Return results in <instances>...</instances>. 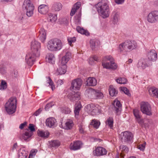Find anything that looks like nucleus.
<instances>
[{
    "label": "nucleus",
    "mask_w": 158,
    "mask_h": 158,
    "mask_svg": "<svg viewBox=\"0 0 158 158\" xmlns=\"http://www.w3.org/2000/svg\"><path fill=\"white\" fill-rule=\"evenodd\" d=\"M95 7L99 15L103 18H106L109 16L110 8L107 1H102L96 4Z\"/></svg>",
    "instance_id": "1"
},
{
    "label": "nucleus",
    "mask_w": 158,
    "mask_h": 158,
    "mask_svg": "<svg viewBox=\"0 0 158 158\" xmlns=\"http://www.w3.org/2000/svg\"><path fill=\"white\" fill-rule=\"evenodd\" d=\"M63 44L61 40L58 39L54 38L50 40L47 43L48 49L51 52H56L61 50Z\"/></svg>",
    "instance_id": "2"
},
{
    "label": "nucleus",
    "mask_w": 158,
    "mask_h": 158,
    "mask_svg": "<svg viewBox=\"0 0 158 158\" xmlns=\"http://www.w3.org/2000/svg\"><path fill=\"white\" fill-rule=\"evenodd\" d=\"M137 47V44L135 41L133 40H127L119 45L118 49L120 52L123 51L130 52L135 49Z\"/></svg>",
    "instance_id": "3"
},
{
    "label": "nucleus",
    "mask_w": 158,
    "mask_h": 158,
    "mask_svg": "<svg viewBox=\"0 0 158 158\" xmlns=\"http://www.w3.org/2000/svg\"><path fill=\"white\" fill-rule=\"evenodd\" d=\"M17 100L15 97H11L9 98L5 105L6 112L9 114L14 113L16 111Z\"/></svg>",
    "instance_id": "4"
},
{
    "label": "nucleus",
    "mask_w": 158,
    "mask_h": 158,
    "mask_svg": "<svg viewBox=\"0 0 158 158\" xmlns=\"http://www.w3.org/2000/svg\"><path fill=\"white\" fill-rule=\"evenodd\" d=\"M114 59L110 56H105L102 62V65L104 68L115 69L117 67V64L113 62Z\"/></svg>",
    "instance_id": "5"
},
{
    "label": "nucleus",
    "mask_w": 158,
    "mask_h": 158,
    "mask_svg": "<svg viewBox=\"0 0 158 158\" xmlns=\"http://www.w3.org/2000/svg\"><path fill=\"white\" fill-rule=\"evenodd\" d=\"M22 7L27 17H30L33 15L35 7L30 0H25Z\"/></svg>",
    "instance_id": "6"
},
{
    "label": "nucleus",
    "mask_w": 158,
    "mask_h": 158,
    "mask_svg": "<svg viewBox=\"0 0 158 158\" xmlns=\"http://www.w3.org/2000/svg\"><path fill=\"white\" fill-rule=\"evenodd\" d=\"M40 44L35 40L32 41L31 43V53L36 55V56H40Z\"/></svg>",
    "instance_id": "7"
},
{
    "label": "nucleus",
    "mask_w": 158,
    "mask_h": 158,
    "mask_svg": "<svg viewBox=\"0 0 158 158\" xmlns=\"http://www.w3.org/2000/svg\"><path fill=\"white\" fill-rule=\"evenodd\" d=\"M152 64V62L147 59L141 58L139 60L137 64V67L141 69H144L148 67L151 66Z\"/></svg>",
    "instance_id": "8"
},
{
    "label": "nucleus",
    "mask_w": 158,
    "mask_h": 158,
    "mask_svg": "<svg viewBox=\"0 0 158 158\" xmlns=\"http://www.w3.org/2000/svg\"><path fill=\"white\" fill-rule=\"evenodd\" d=\"M140 110L142 112L148 115L152 114L151 108L150 104L148 102H142L140 105Z\"/></svg>",
    "instance_id": "9"
},
{
    "label": "nucleus",
    "mask_w": 158,
    "mask_h": 158,
    "mask_svg": "<svg viewBox=\"0 0 158 158\" xmlns=\"http://www.w3.org/2000/svg\"><path fill=\"white\" fill-rule=\"evenodd\" d=\"M147 21L149 23H153L158 21V11L151 12L147 17Z\"/></svg>",
    "instance_id": "10"
},
{
    "label": "nucleus",
    "mask_w": 158,
    "mask_h": 158,
    "mask_svg": "<svg viewBox=\"0 0 158 158\" xmlns=\"http://www.w3.org/2000/svg\"><path fill=\"white\" fill-rule=\"evenodd\" d=\"M122 140L124 142L129 143L131 142L133 138V135L131 133L128 131L122 132L120 134Z\"/></svg>",
    "instance_id": "11"
},
{
    "label": "nucleus",
    "mask_w": 158,
    "mask_h": 158,
    "mask_svg": "<svg viewBox=\"0 0 158 158\" xmlns=\"http://www.w3.org/2000/svg\"><path fill=\"white\" fill-rule=\"evenodd\" d=\"M39 56H36V55L30 53L27 54L26 56V61L27 64L30 66H32L35 61L36 59Z\"/></svg>",
    "instance_id": "12"
},
{
    "label": "nucleus",
    "mask_w": 158,
    "mask_h": 158,
    "mask_svg": "<svg viewBox=\"0 0 158 158\" xmlns=\"http://www.w3.org/2000/svg\"><path fill=\"white\" fill-rule=\"evenodd\" d=\"M85 110L93 116L98 113V109L97 107L93 104L88 105L86 107Z\"/></svg>",
    "instance_id": "13"
},
{
    "label": "nucleus",
    "mask_w": 158,
    "mask_h": 158,
    "mask_svg": "<svg viewBox=\"0 0 158 158\" xmlns=\"http://www.w3.org/2000/svg\"><path fill=\"white\" fill-rule=\"evenodd\" d=\"M106 150L104 148L98 147L96 148L93 151L94 155L97 156H101L106 155L107 154Z\"/></svg>",
    "instance_id": "14"
},
{
    "label": "nucleus",
    "mask_w": 158,
    "mask_h": 158,
    "mask_svg": "<svg viewBox=\"0 0 158 158\" xmlns=\"http://www.w3.org/2000/svg\"><path fill=\"white\" fill-rule=\"evenodd\" d=\"M82 85V80L79 78H77L72 81L71 82V89L78 90Z\"/></svg>",
    "instance_id": "15"
},
{
    "label": "nucleus",
    "mask_w": 158,
    "mask_h": 158,
    "mask_svg": "<svg viewBox=\"0 0 158 158\" xmlns=\"http://www.w3.org/2000/svg\"><path fill=\"white\" fill-rule=\"evenodd\" d=\"M82 145L83 143L81 141L79 140L75 141L73 143H71L70 148L74 151L78 150L82 148Z\"/></svg>",
    "instance_id": "16"
},
{
    "label": "nucleus",
    "mask_w": 158,
    "mask_h": 158,
    "mask_svg": "<svg viewBox=\"0 0 158 158\" xmlns=\"http://www.w3.org/2000/svg\"><path fill=\"white\" fill-rule=\"evenodd\" d=\"M56 119L53 117H49L46 120V126L50 128H54L56 126Z\"/></svg>",
    "instance_id": "17"
},
{
    "label": "nucleus",
    "mask_w": 158,
    "mask_h": 158,
    "mask_svg": "<svg viewBox=\"0 0 158 158\" xmlns=\"http://www.w3.org/2000/svg\"><path fill=\"white\" fill-rule=\"evenodd\" d=\"M147 56L150 60L155 61L157 58V53L155 50H150L148 52Z\"/></svg>",
    "instance_id": "18"
},
{
    "label": "nucleus",
    "mask_w": 158,
    "mask_h": 158,
    "mask_svg": "<svg viewBox=\"0 0 158 158\" xmlns=\"http://www.w3.org/2000/svg\"><path fill=\"white\" fill-rule=\"evenodd\" d=\"M68 98L72 102L76 100H78L80 99V94L79 92H74V93H70L68 95Z\"/></svg>",
    "instance_id": "19"
},
{
    "label": "nucleus",
    "mask_w": 158,
    "mask_h": 158,
    "mask_svg": "<svg viewBox=\"0 0 158 158\" xmlns=\"http://www.w3.org/2000/svg\"><path fill=\"white\" fill-rule=\"evenodd\" d=\"M71 58V53L69 51H67L66 52L65 55L62 57L60 63L66 64Z\"/></svg>",
    "instance_id": "20"
},
{
    "label": "nucleus",
    "mask_w": 158,
    "mask_h": 158,
    "mask_svg": "<svg viewBox=\"0 0 158 158\" xmlns=\"http://www.w3.org/2000/svg\"><path fill=\"white\" fill-rule=\"evenodd\" d=\"M33 132L30 131L28 130L25 131L20 137V139H23L25 141H28L30 139V138L33 135Z\"/></svg>",
    "instance_id": "21"
},
{
    "label": "nucleus",
    "mask_w": 158,
    "mask_h": 158,
    "mask_svg": "<svg viewBox=\"0 0 158 158\" xmlns=\"http://www.w3.org/2000/svg\"><path fill=\"white\" fill-rule=\"evenodd\" d=\"M48 10V6L45 4L40 5L38 7V11L41 14H45Z\"/></svg>",
    "instance_id": "22"
},
{
    "label": "nucleus",
    "mask_w": 158,
    "mask_h": 158,
    "mask_svg": "<svg viewBox=\"0 0 158 158\" xmlns=\"http://www.w3.org/2000/svg\"><path fill=\"white\" fill-rule=\"evenodd\" d=\"M39 37L42 42H44L46 39V32L44 29L41 28L39 31Z\"/></svg>",
    "instance_id": "23"
},
{
    "label": "nucleus",
    "mask_w": 158,
    "mask_h": 158,
    "mask_svg": "<svg viewBox=\"0 0 158 158\" xmlns=\"http://www.w3.org/2000/svg\"><path fill=\"white\" fill-rule=\"evenodd\" d=\"M60 67L57 69L59 74L61 75L64 74L66 72L67 66L66 64L60 63Z\"/></svg>",
    "instance_id": "24"
},
{
    "label": "nucleus",
    "mask_w": 158,
    "mask_h": 158,
    "mask_svg": "<svg viewBox=\"0 0 158 158\" xmlns=\"http://www.w3.org/2000/svg\"><path fill=\"white\" fill-rule=\"evenodd\" d=\"M114 110L115 111L116 114L118 115L119 114L120 111V108L121 107V105L120 102L118 101H114Z\"/></svg>",
    "instance_id": "25"
},
{
    "label": "nucleus",
    "mask_w": 158,
    "mask_h": 158,
    "mask_svg": "<svg viewBox=\"0 0 158 158\" xmlns=\"http://www.w3.org/2000/svg\"><path fill=\"white\" fill-rule=\"evenodd\" d=\"M81 6V2H77L75 3L72 8L71 10L70 15L71 16H73L77 10Z\"/></svg>",
    "instance_id": "26"
},
{
    "label": "nucleus",
    "mask_w": 158,
    "mask_h": 158,
    "mask_svg": "<svg viewBox=\"0 0 158 158\" xmlns=\"http://www.w3.org/2000/svg\"><path fill=\"white\" fill-rule=\"evenodd\" d=\"M49 147L52 148L58 147L60 145V142L58 140H53L49 141Z\"/></svg>",
    "instance_id": "27"
},
{
    "label": "nucleus",
    "mask_w": 158,
    "mask_h": 158,
    "mask_svg": "<svg viewBox=\"0 0 158 158\" xmlns=\"http://www.w3.org/2000/svg\"><path fill=\"white\" fill-rule=\"evenodd\" d=\"M87 84L89 86H95L97 84L96 79L93 77H89L86 81Z\"/></svg>",
    "instance_id": "28"
},
{
    "label": "nucleus",
    "mask_w": 158,
    "mask_h": 158,
    "mask_svg": "<svg viewBox=\"0 0 158 158\" xmlns=\"http://www.w3.org/2000/svg\"><path fill=\"white\" fill-rule=\"evenodd\" d=\"M149 94L153 96H156L158 98V89L155 87L150 88L149 90Z\"/></svg>",
    "instance_id": "29"
},
{
    "label": "nucleus",
    "mask_w": 158,
    "mask_h": 158,
    "mask_svg": "<svg viewBox=\"0 0 158 158\" xmlns=\"http://www.w3.org/2000/svg\"><path fill=\"white\" fill-rule=\"evenodd\" d=\"M37 132L38 136L43 138H47L49 134L48 131H44L38 130Z\"/></svg>",
    "instance_id": "30"
},
{
    "label": "nucleus",
    "mask_w": 158,
    "mask_h": 158,
    "mask_svg": "<svg viewBox=\"0 0 158 158\" xmlns=\"http://www.w3.org/2000/svg\"><path fill=\"white\" fill-rule=\"evenodd\" d=\"M62 8V4L59 2L54 3L52 7V10L54 11H59Z\"/></svg>",
    "instance_id": "31"
},
{
    "label": "nucleus",
    "mask_w": 158,
    "mask_h": 158,
    "mask_svg": "<svg viewBox=\"0 0 158 158\" xmlns=\"http://www.w3.org/2000/svg\"><path fill=\"white\" fill-rule=\"evenodd\" d=\"M96 90L93 89H89L87 91L88 97L91 99H95Z\"/></svg>",
    "instance_id": "32"
},
{
    "label": "nucleus",
    "mask_w": 158,
    "mask_h": 158,
    "mask_svg": "<svg viewBox=\"0 0 158 158\" xmlns=\"http://www.w3.org/2000/svg\"><path fill=\"white\" fill-rule=\"evenodd\" d=\"M109 91L110 95L112 97L116 96L118 92L117 90L114 88L113 86L112 85L110 86Z\"/></svg>",
    "instance_id": "33"
},
{
    "label": "nucleus",
    "mask_w": 158,
    "mask_h": 158,
    "mask_svg": "<svg viewBox=\"0 0 158 158\" xmlns=\"http://www.w3.org/2000/svg\"><path fill=\"white\" fill-rule=\"evenodd\" d=\"M81 107V106L80 102H78L77 104H75L74 112L76 117L77 116H78Z\"/></svg>",
    "instance_id": "34"
},
{
    "label": "nucleus",
    "mask_w": 158,
    "mask_h": 158,
    "mask_svg": "<svg viewBox=\"0 0 158 158\" xmlns=\"http://www.w3.org/2000/svg\"><path fill=\"white\" fill-rule=\"evenodd\" d=\"M27 156V152L23 148L20 149L19 153V158H26Z\"/></svg>",
    "instance_id": "35"
},
{
    "label": "nucleus",
    "mask_w": 158,
    "mask_h": 158,
    "mask_svg": "<svg viewBox=\"0 0 158 158\" xmlns=\"http://www.w3.org/2000/svg\"><path fill=\"white\" fill-rule=\"evenodd\" d=\"M46 60L48 62L53 64L54 63L55 58L53 54L50 53L48 54L46 58Z\"/></svg>",
    "instance_id": "36"
},
{
    "label": "nucleus",
    "mask_w": 158,
    "mask_h": 158,
    "mask_svg": "<svg viewBox=\"0 0 158 158\" xmlns=\"http://www.w3.org/2000/svg\"><path fill=\"white\" fill-rule=\"evenodd\" d=\"M76 30L78 32L81 34H84L86 35H89V33L88 31L85 30L83 28H81L79 26H78L77 27Z\"/></svg>",
    "instance_id": "37"
},
{
    "label": "nucleus",
    "mask_w": 158,
    "mask_h": 158,
    "mask_svg": "<svg viewBox=\"0 0 158 158\" xmlns=\"http://www.w3.org/2000/svg\"><path fill=\"white\" fill-rule=\"evenodd\" d=\"M113 118L112 117H110L108 118L106 122V125L108 126L111 129L113 127Z\"/></svg>",
    "instance_id": "38"
},
{
    "label": "nucleus",
    "mask_w": 158,
    "mask_h": 158,
    "mask_svg": "<svg viewBox=\"0 0 158 158\" xmlns=\"http://www.w3.org/2000/svg\"><path fill=\"white\" fill-rule=\"evenodd\" d=\"M47 83L49 84L48 86H50L52 90H53L55 89L54 84L51 79L49 77H47Z\"/></svg>",
    "instance_id": "39"
},
{
    "label": "nucleus",
    "mask_w": 158,
    "mask_h": 158,
    "mask_svg": "<svg viewBox=\"0 0 158 158\" xmlns=\"http://www.w3.org/2000/svg\"><path fill=\"white\" fill-rule=\"evenodd\" d=\"M48 18L49 21L52 23L55 22L57 19L56 15L52 13L48 14Z\"/></svg>",
    "instance_id": "40"
},
{
    "label": "nucleus",
    "mask_w": 158,
    "mask_h": 158,
    "mask_svg": "<svg viewBox=\"0 0 158 158\" xmlns=\"http://www.w3.org/2000/svg\"><path fill=\"white\" fill-rule=\"evenodd\" d=\"M65 129L67 130L71 129L73 125L72 120H69L65 123Z\"/></svg>",
    "instance_id": "41"
},
{
    "label": "nucleus",
    "mask_w": 158,
    "mask_h": 158,
    "mask_svg": "<svg viewBox=\"0 0 158 158\" xmlns=\"http://www.w3.org/2000/svg\"><path fill=\"white\" fill-rule=\"evenodd\" d=\"M133 113L135 117V120L141 117V113L137 109H134L133 110Z\"/></svg>",
    "instance_id": "42"
},
{
    "label": "nucleus",
    "mask_w": 158,
    "mask_h": 158,
    "mask_svg": "<svg viewBox=\"0 0 158 158\" xmlns=\"http://www.w3.org/2000/svg\"><path fill=\"white\" fill-rule=\"evenodd\" d=\"M117 82L119 84H125L126 83L127 80L124 77H119L116 80Z\"/></svg>",
    "instance_id": "43"
},
{
    "label": "nucleus",
    "mask_w": 158,
    "mask_h": 158,
    "mask_svg": "<svg viewBox=\"0 0 158 158\" xmlns=\"http://www.w3.org/2000/svg\"><path fill=\"white\" fill-rule=\"evenodd\" d=\"M95 98L96 99H101L103 98L104 97L103 94L98 90H96Z\"/></svg>",
    "instance_id": "44"
},
{
    "label": "nucleus",
    "mask_w": 158,
    "mask_h": 158,
    "mask_svg": "<svg viewBox=\"0 0 158 158\" xmlns=\"http://www.w3.org/2000/svg\"><path fill=\"white\" fill-rule=\"evenodd\" d=\"M119 15L117 13H113L112 14L113 21L114 23H117L118 20Z\"/></svg>",
    "instance_id": "45"
},
{
    "label": "nucleus",
    "mask_w": 158,
    "mask_h": 158,
    "mask_svg": "<svg viewBox=\"0 0 158 158\" xmlns=\"http://www.w3.org/2000/svg\"><path fill=\"white\" fill-rule=\"evenodd\" d=\"M7 84L5 81L2 80L0 85V90H1L6 89L7 88Z\"/></svg>",
    "instance_id": "46"
},
{
    "label": "nucleus",
    "mask_w": 158,
    "mask_h": 158,
    "mask_svg": "<svg viewBox=\"0 0 158 158\" xmlns=\"http://www.w3.org/2000/svg\"><path fill=\"white\" fill-rule=\"evenodd\" d=\"M120 150L122 152L127 153L129 151L128 148L126 146L124 145H121L119 147Z\"/></svg>",
    "instance_id": "47"
},
{
    "label": "nucleus",
    "mask_w": 158,
    "mask_h": 158,
    "mask_svg": "<svg viewBox=\"0 0 158 158\" xmlns=\"http://www.w3.org/2000/svg\"><path fill=\"white\" fill-rule=\"evenodd\" d=\"M90 124L93 125L95 128L97 129L100 125V123L97 120H93L91 122Z\"/></svg>",
    "instance_id": "48"
},
{
    "label": "nucleus",
    "mask_w": 158,
    "mask_h": 158,
    "mask_svg": "<svg viewBox=\"0 0 158 158\" xmlns=\"http://www.w3.org/2000/svg\"><path fill=\"white\" fill-rule=\"evenodd\" d=\"M67 40L70 45L71 46H72V44L75 42L76 40V38L74 37H69L68 38Z\"/></svg>",
    "instance_id": "49"
},
{
    "label": "nucleus",
    "mask_w": 158,
    "mask_h": 158,
    "mask_svg": "<svg viewBox=\"0 0 158 158\" xmlns=\"http://www.w3.org/2000/svg\"><path fill=\"white\" fill-rule=\"evenodd\" d=\"M98 57L96 56H94L93 57L90 58L89 59V62L90 64H92L94 61H98Z\"/></svg>",
    "instance_id": "50"
},
{
    "label": "nucleus",
    "mask_w": 158,
    "mask_h": 158,
    "mask_svg": "<svg viewBox=\"0 0 158 158\" xmlns=\"http://www.w3.org/2000/svg\"><path fill=\"white\" fill-rule=\"evenodd\" d=\"M37 152L38 150L36 149L32 150L29 155V158H33Z\"/></svg>",
    "instance_id": "51"
},
{
    "label": "nucleus",
    "mask_w": 158,
    "mask_h": 158,
    "mask_svg": "<svg viewBox=\"0 0 158 158\" xmlns=\"http://www.w3.org/2000/svg\"><path fill=\"white\" fill-rule=\"evenodd\" d=\"M146 142L140 144L137 146V148L140 151H143L144 150L145 147Z\"/></svg>",
    "instance_id": "52"
},
{
    "label": "nucleus",
    "mask_w": 158,
    "mask_h": 158,
    "mask_svg": "<svg viewBox=\"0 0 158 158\" xmlns=\"http://www.w3.org/2000/svg\"><path fill=\"white\" fill-rule=\"evenodd\" d=\"M121 90L128 96H130V94L129 93L128 89L125 87H123L121 88Z\"/></svg>",
    "instance_id": "53"
},
{
    "label": "nucleus",
    "mask_w": 158,
    "mask_h": 158,
    "mask_svg": "<svg viewBox=\"0 0 158 158\" xmlns=\"http://www.w3.org/2000/svg\"><path fill=\"white\" fill-rule=\"evenodd\" d=\"M90 47L93 50L95 48L96 44L95 41L93 40H90Z\"/></svg>",
    "instance_id": "54"
},
{
    "label": "nucleus",
    "mask_w": 158,
    "mask_h": 158,
    "mask_svg": "<svg viewBox=\"0 0 158 158\" xmlns=\"http://www.w3.org/2000/svg\"><path fill=\"white\" fill-rule=\"evenodd\" d=\"M135 121L137 122V123L140 125L142 126V125L143 124V123L144 122V120L143 119L141 118V117H140L139 118H138L135 120Z\"/></svg>",
    "instance_id": "55"
},
{
    "label": "nucleus",
    "mask_w": 158,
    "mask_h": 158,
    "mask_svg": "<svg viewBox=\"0 0 158 158\" xmlns=\"http://www.w3.org/2000/svg\"><path fill=\"white\" fill-rule=\"evenodd\" d=\"M53 105V104L52 102H51L47 104L45 106V109L46 110H48L49 108L50 107H51Z\"/></svg>",
    "instance_id": "56"
},
{
    "label": "nucleus",
    "mask_w": 158,
    "mask_h": 158,
    "mask_svg": "<svg viewBox=\"0 0 158 158\" xmlns=\"http://www.w3.org/2000/svg\"><path fill=\"white\" fill-rule=\"evenodd\" d=\"M143 124L142 125V127H144L145 128H146L147 127H148L149 126V123L148 122L147 120V121H144V122L143 123Z\"/></svg>",
    "instance_id": "57"
},
{
    "label": "nucleus",
    "mask_w": 158,
    "mask_h": 158,
    "mask_svg": "<svg viewBox=\"0 0 158 158\" xmlns=\"http://www.w3.org/2000/svg\"><path fill=\"white\" fill-rule=\"evenodd\" d=\"M29 128L31 131V132H33L35 131V129L33 124H30L28 127Z\"/></svg>",
    "instance_id": "58"
},
{
    "label": "nucleus",
    "mask_w": 158,
    "mask_h": 158,
    "mask_svg": "<svg viewBox=\"0 0 158 158\" xmlns=\"http://www.w3.org/2000/svg\"><path fill=\"white\" fill-rule=\"evenodd\" d=\"M75 19L77 22L79 23L81 19V16L79 15L76 16L75 17Z\"/></svg>",
    "instance_id": "59"
},
{
    "label": "nucleus",
    "mask_w": 158,
    "mask_h": 158,
    "mask_svg": "<svg viewBox=\"0 0 158 158\" xmlns=\"http://www.w3.org/2000/svg\"><path fill=\"white\" fill-rule=\"evenodd\" d=\"M42 111V110L41 108H39L38 110H37L34 113V115L36 116L38 115Z\"/></svg>",
    "instance_id": "60"
},
{
    "label": "nucleus",
    "mask_w": 158,
    "mask_h": 158,
    "mask_svg": "<svg viewBox=\"0 0 158 158\" xmlns=\"http://www.w3.org/2000/svg\"><path fill=\"white\" fill-rule=\"evenodd\" d=\"M27 124V122H24L23 123H22L19 126V128L21 129H22L25 126H26Z\"/></svg>",
    "instance_id": "61"
},
{
    "label": "nucleus",
    "mask_w": 158,
    "mask_h": 158,
    "mask_svg": "<svg viewBox=\"0 0 158 158\" xmlns=\"http://www.w3.org/2000/svg\"><path fill=\"white\" fill-rule=\"evenodd\" d=\"M124 2V0H115V2L118 4H122Z\"/></svg>",
    "instance_id": "62"
},
{
    "label": "nucleus",
    "mask_w": 158,
    "mask_h": 158,
    "mask_svg": "<svg viewBox=\"0 0 158 158\" xmlns=\"http://www.w3.org/2000/svg\"><path fill=\"white\" fill-rule=\"evenodd\" d=\"M57 83L58 85H61L63 84V82L62 80H58Z\"/></svg>",
    "instance_id": "63"
},
{
    "label": "nucleus",
    "mask_w": 158,
    "mask_h": 158,
    "mask_svg": "<svg viewBox=\"0 0 158 158\" xmlns=\"http://www.w3.org/2000/svg\"><path fill=\"white\" fill-rule=\"evenodd\" d=\"M17 146H17V143H15L13 146V147L12 148V150H14L15 149H16L17 148Z\"/></svg>",
    "instance_id": "64"
}]
</instances>
